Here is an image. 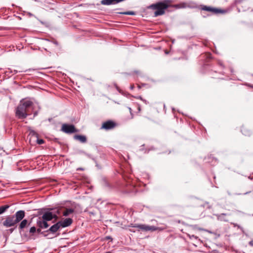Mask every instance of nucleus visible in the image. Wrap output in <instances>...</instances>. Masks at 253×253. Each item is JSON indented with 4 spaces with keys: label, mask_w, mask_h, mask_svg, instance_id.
<instances>
[{
    "label": "nucleus",
    "mask_w": 253,
    "mask_h": 253,
    "mask_svg": "<svg viewBox=\"0 0 253 253\" xmlns=\"http://www.w3.org/2000/svg\"><path fill=\"white\" fill-rule=\"evenodd\" d=\"M111 253V252H106V253Z\"/></svg>",
    "instance_id": "nucleus-45"
},
{
    "label": "nucleus",
    "mask_w": 253,
    "mask_h": 253,
    "mask_svg": "<svg viewBox=\"0 0 253 253\" xmlns=\"http://www.w3.org/2000/svg\"><path fill=\"white\" fill-rule=\"evenodd\" d=\"M74 138L75 140L80 141L83 143H86L87 141L86 137L84 135L76 134L74 136Z\"/></svg>",
    "instance_id": "nucleus-16"
},
{
    "label": "nucleus",
    "mask_w": 253,
    "mask_h": 253,
    "mask_svg": "<svg viewBox=\"0 0 253 253\" xmlns=\"http://www.w3.org/2000/svg\"><path fill=\"white\" fill-rule=\"evenodd\" d=\"M75 211L73 209H66L65 211L63 212V215L64 216H67L70 214L73 213Z\"/></svg>",
    "instance_id": "nucleus-19"
},
{
    "label": "nucleus",
    "mask_w": 253,
    "mask_h": 253,
    "mask_svg": "<svg viewBox=\"0 0 253 253\" xmlns=\"http://www.w3.org/2000/svg\"><path fill=\"white\" fill-rule=\"evenodd\" d=\"M117 126V124L115 122L109 120L102 123L101 128L105 130H110L115 128Z\"/></svg>",
    "instance_id": "nucleus-6"
},
{
    "label": "nucleus",
    "mask_w": 253,
    "mask_h": 253,
    "mask_svg": "<svg viewBox=\"0 0 253 253\" xmlns=\"http://www.w3.org/2000/svg\"><path fill=\"white\" fill-rule=\"evenodd\" d=\"M107 239H110V237H107Z\"/></svg>",
    "instance_id": "nucleus-44"
},
{
    "label": "nucleus",
    "mask_w": 253,
    "mask_h": 253,
    "mask_svg": "<svg viewBox=\"0 0 253 253\" xmlns=\"http://www.w3.org/2000/svg\"><path fill=\"white\" fill-rule=\"evenodd\" d=\"M137 98L139 99H140L142 101V100H143V99L142 98V97L141 96H139L137 97Z\"/></svg>",
    "instance_id": "nucleus-37"
},
{
    "label": "nucleus",
    "mask_w": 253,
    "mask_h": 253,
    "mask_svg": "<svg viewBox=\"0 0 253 253\" xmlns=\"http://www.w3.org/2000/svg\"><path fill=\"white\" fill-rule=\"evenodd\" d=\"M51 67H43V68H42L41 69H48V68H51Z\"/></svg>",
    "instance_id": "nucleus-38"
},
{
    "label": "nucleus",
    "mask_w": 253,
    "mask_h": 253,
    "mask_svg": "<svg viewBox=\"0 0 253 253\" xmlns=\"http://www.w3.org/2000/svg\"><path fill=\"white\" fill-rule=\"evenodd\" d=\"M44 143V141L42 139H39V137L37 138L36 144H42Z\"/></svg>",
    "instance_id": "nucleus-26"
},
{
    "label": "nucleus",
    "mask_w": 253,
    "mask_h": 253,
    "mask_svg": "<svg viewBox=\"0 0 253 253\" xmlns=\"http://www.w3.org/2000/svg\"><path fill=\"white\" fill-rule=\"evenodd\" d=\"M249 245L252 246H253V241H251L249 242Z\"/></svg>",
    "instance_id": "nucleus-36"
},
{
    "label": "nucleus",
    "mask_w": 253,
    "mask_h": 253,
    "mask_svg": "<svg viewBox=\"0 0 253 253\" xmlns=\"http://www.w3.org/2000/svg\"><path fill=\"white\" fill-rule=\"evenodd\" d=\"M232 224L233 225L234 227H237L238 228H239L241 229L242 228L240 225H239L236 223H232Z\"/></svg>",
    "instance_id": "nucleus-30"
},
{
    "label": "nucleus",
    "mask_w": 253,
    "mask_h": 253,
    "mask_svg": "<svg viewBox=\"0 0 253 253\" xmlns=\"http://www.w3.org/2000/svg\"><path fill=\"white\" fill-rule=\"evenodd\" d=\"M232 224L233 225L234 227H237L238 228H239L241 229L242 228L240 225H239L236 223H232Z\"/></svg>",
    "instance_id": "nucleus-31"
},
{
    "label": "nucleus",
    "mask_w": 253,
    "mask_h": 253,
    "mask_svg": "<svg viewBox=\"0 0 253 253\" xmlns=\"http://www.w3.org/2000/svg\"><path fill=\"white\" fill-rule=\"evenodd\" d=\"M48 221L43 220L40 217L37 220V225L39 227L42 229H46L49 227V224L47 223Z\"/></svg>",
    "instance_id": "nucleus-9"
},
{
    "label": "nucleus",
    "mask_w": 253,
    "mask_h": 253,
    "mask_svg": "<svg viewBox=\"0 0 253 253\" xmlns=\"http://www.w3.org/2000/svg\"><path fill=\"white\" fill-rule=\"evenodd\" d=\"M61 130L66 133H72L78 131V130L75 128L74 125L67 124H64L62 125Z\"/></svg>",
    "instance_id": "nucleus-5"
},
{
    "label": "nucleus",
    "mask_w": 253,
    "mask_h": 253,
    "mask_svg": "<svg viewBox=\"0 0 253 253\" xmlns=\"http://www.w3.org/2000/svg\"><path fill=\"white\" fill-rule=\"evenodd\" d=\"M132 73L133 74L136 75L137 77H143L144 76L143 74L140 71L134 70V71H133Z\"/></svg>",
    "instance_id": "nucleus-23"
},
{
    "label": "nucleus",
    "mask_w": 253,
    "mask_h": 253,
    "mask_svg": "<svg viewBox=\"0 0 253 253\" xmlns=\"http://www.w3.org/2000/svg\"><path fill=\"white\" fill-rule=\"evenodd\" d=\"M54 43L56 45H57L58 44V42L57 41H55L54 42Z\"/></svg>",
    "instance_id": "nucleus-40"
},
{
    "label": "nucleus",
    "mask_w": 253,
    "mask_h": 253,
    "mask_svg": "<svg viewBox=\"0 0 253 253\" xmlns=\"http://www.w3.org/2000/svg\"><path fill=\"white\" fill-rule=\"evenodd\" d=\"M15 114L16 117L20 119H25L28 116L27 110L20 104L17 106Z\"/></svg>",
    "instance_id": "nucleus-4"
},
{
    "label": "nucleus",
    "mask_w": 253,
    "mask_h": 253,
    "mask_svg": "<svg viewBox=\"0 0 253 253\" xmlns=\"http://www.w3.org/2000/svg\"><path fill=\"white\" fill-rule=\"evenodd\" d=\"M61 227L64 228L70 226L73 223V220L72 218H68L65 219L63 221H58Z\"/></svg>",
    "instance_id": "nucleus-12"
},
{
    "label": "nucleus",
    "mask_w": 253,
    "mask_h": 253,
    "mask_svg": "<svg viewBox=\"0 0 253 253\" xmlns=\"http://www.w3.org/2000/svg\"><path fill=\"white\" fill-rule=\"evenodd\" d=\"M42 228L39 227L38 229H36V232L38 233H40L41 232V229Z\"/></svg>",
    "instance_id": "nucleus-33"
},
{
    "label": "nucleus",
    "mask_w": 253,
    "mask_h": 253,
    "mask_svg": "<svg viewBox=\"0 0 253 253\" xmlns=\"http://www.w3.org/2000/svg\"><path fill=\"white\" fill-rule=\"evenodd\" d=\"M38 114V112H34V116L35 117L36 116H37Z\"/></svg>",
    "instance_id": "nucleus-39"
},
{
    "label": "nucleus",
    "mask_w": 253,
    "mask_h": 253,
    "mask_svg": "<svg viewBox=\"0 0 253 253\" xmlns=\"http://www.w3.org/2000/svg\"><path fill=\"white\" fill-rule=\"evenodd\" d=\"M52 219H57L58 218V215H57L56 213H52Z\"/></svg>",
    "instance_id": "nucleus-28"
},
{
    "label": "nucleus",
    "mask_w": 253,
    "mask_h": 253,
    "mask_svg": "<svg viewBox=\"0 0 253 253\" xmlns=\"http://www.w3.org/2000/svg\"><path fill=\"white\" fill-rule=\"evenodd\" d=\"M14 215V218L17 223L21 221L25 216L24 211L20 210L16 212Z\"/></svg>",
    "instance_id": "nucleus-10"
},
{
    "label": "nucleus",
    "mask_w": 253,
    "mask_h": 253,
    "mask_svg": "<svg viewBox=\"0 0 253 253\" xmlns=\"http://www.w3.org/2000/svg\"><path fill=\"white\" fill-rule=\"evenodd\" d=\"M61 227L60 225L59 222H57L56 223L52 225L47 231L46 232H50L52 233H55L56 232L59 228Z\"/></svg>",
    "instance_id": "nucleus-14"
},
{
    "label": "nucleus",
    "mask_w": 253,
    "mask_h": 253,
    "mask_svg": "<svg viewBox=\"0 0 253 253\" xmlns=\"http://www.w3.org/2000/svg\"><path fill=\"white\" fill-rule=\"evenodd\" d=\"M136 107H137V113H140V111H141V107H140V106L139 104H137L136 105Z\"/></svg>",
    "instance_id": "nucleus-29"
},
{
    "label": "nucleus",
    "mask_w": 253,
    "mask_h": 253,
    "mask_svg": "<svg viewBox=\"0 0 253 253\" xmlns=\"http://www.w3.org/2000/svg\"><path fill=\"white\" fill-rule=\"evenodd\" d=\"M119 14H123V15H135V12L134 11H126V12H118Z\"/></svg>",
    "instance_id": "nucleus-22"
},
{
    "label": "nucleus",
    "mask_w": 253,
    "mask_h": 253,
    "mask_svg": "<svg viewBox=\"0 0 253 253\" xmlns=\"http://www.w3.org/2000/svg\"><path fill=\"white\" fill-rule=\"evenodd\" d=\"M175 6L178 8H187V2H183V3H180V4L175 5Z\"/></svg>",
    "instance_id": "nucleus-24"
},
{
    "label": "nucleus",
    "mask_w": 253,
    "mask_h": 253,
    "mask_svg": "<svg viewBox=\"0 0 253 253\" xmlns=\"http://www.w3.org/2000/svg\"><path fill=\"white\" fill-rule=\"evenodd\" d=\"M14 218V215H10L5 217V220L2 222V225L6 228L14 226L17 224Z\"/></svg>",
    "instance_id": "nucleus-3"
},
{
    "label": "nucleus",
    "mask_w": 253,
    "mask_h": 253,
    "mask_svg": "<svg viewBox=\"0 0 253 253\" xmlns=\"http://www.w3.org/2000/svg\"><path fill=\"white\" fill-rule=\"evenodd\" d=\"M128 109H129V111L130 113L131 114V118H133V115L132 112V110L131 108L129 107Z\"/></svg>",
    "instance_id": "nucleus-32"
},
{
    "label": "nucleus",
    "mask_w": 253,
    "mask_h": 253,
    "mask_svg": "<svg viewBox=\"0 0 253 253\" xmlns=\"http://www.w3.org/2000/svg\"><path fill=\"white\" fill-rule=\"evenodd\" d=\"M142 101L144 102L146 104L148 103V102L147 100H146L145 99H143V100H142Z\"/></svg>",
    "instance_id": "nucleus-35"
},
{
    "label": "nucleus",
    "mask_w": 253,
    "mask_h": 253,
    "mask_svg": "<svg viewBox=\"0 0 253 253\" xmlns=\"http://www.w3.org/2000/svg\"><path fill=\"white\" fill-rule=\"evenodd\" d=\"M28 222V220L26 219L22 220L19 225V230L20 231L23 230L27 226Z\"/></svg>",
    "instance_id": "nucleus-17"
},
{
    "label": "nucleus",
    "mask_w": 253,
    "mask_h": 253,
    "mask_svg": "<svg viewBox=\"0 0 253 253\" xmlns=\"http://www.w3.org/2000/svg\"><path fill=\"white\" fill-rule=\"evenodd\" d=\"M55 213H56V214H57V215L59 214H60V211H59V210H56V212H55Z\"/></svg>",
    "instance_id": "nucleus-34"
},
{
    "label": "nucleus",
    "mask_w": 253,
    "mask_h": 253,
    "mask_svg": "<svg viewBox=\"0 0 253 253\" xmlns=\"http://www.w3.org/2000/svg\"><path fill=\"white\" fill-rule=\"evenodd\" d=\"M10 230H11V232H12L13 231V230L12 229H10Z\"/></svg>",
    "instance_id": "nucleus-46"
},
{
    "label": "nucleus",
    "mask_w": 253,
    "mask_h": 253,
    "mask_svg": "<svg viewBox=\"0 0 253 253\" xmlns=\"http://www.w3.org/2000/svg\"><path fill=\"white\" fill-rule=\"evenodd\" d=\"M36 232V228L35 226L31 227L29 230V233L31 235H33Z\"/></svg>",
    "instance_id": "nucleus-25"
},
{
    "label": "nucleus",
    "mask_w": 253,
    "mask_h": 253,
    "mask_svg": "<svg viewBox=\"0 0 253 253\" xmlns=\"http://www.w3.org/2000/svg\"><path fill=\"white\" fill-rule=\"evenodd\" d=\"M131 88L133 89V86H131Z\"/></svg>",
    "instance_id": "nucleus-43"
},
{
    "label": "nucleus",
    "mask_w": 253,
    "mask_h": 253,
    "mask_svg": "<svg viewBox=\"0 0 253 253\" xmlns=\"http://www.w3.org/2000/svg\"><path fill=\"white\" fill-rule=\"evenodd\" d=\"M77 170H84V169L83 168H78L77 169Z\"/></svg>",
    "instance_id": "nucleus-41"
},
{
    "label": "nucleus",
    "mask_w": 253,
    "mask_h": 253,
    "mask_svg": "<svg viewBox=\"0 0 253 253\" xmlns=\"http://www.w3.org/2000/svg\"><path fill=\"white\" fill-rule=\"evenodd\" d=\"M53 210L52 209H49L46 211H45L42 215L41 217H39L40 218L46 220V221H50L52 219V212L50 211L51 210Z\"/></svg>",
    "instance_id": "nucleus-11"
},
{
    "label": "nucleus",
    "mask_w": 253,
    "mask_h": 253,
    "mask_svg": "<svg viewBox=\"0 0 253 253\" xmlns=\"http://www.w3.org/2000/svg\"><path fill=\"white\" fill-rule=\"evenodd\" d=\"M241 131L243 135L246 136H250L252 134V130L247 126H243L241 127Z\"/></svg>",
    "instance_id": "nucleus-13"
},
{
    "label": "nucleus",
    "mask_w": 253,
    "mask_h": 253,
    "mask_svg": "<svg viewBox=\"0 0 253 253\" xmlns=\"http://www.w3.org/2000/svg\"><path fill=\"white\" fill-rule=\"evenodd\" d=\"M171 0H163L155 3L151 4L148 8L156 10L154 13V17L163 15L165 13V10L170 6Z\"/></svg>",
    "instance_id": "nucleus-1"
},
{
    "label": "nucleus",
    "mask_w": 253,
    "mask_h": 253,
    "mask_svg": "<svg viewBox=\"0 0 253 253\" xmlns=\"http://www.w3.org/2000/svg\"><path fill=\"white\" fill-rule=\"evenodd\" d=\"M201 9L203 10L209 11L214 14H223L226 13V11L225 10H223L217 8L212 7L211 6H208L206 5H202Z\"/></svg>",
    "instance_id": "nucleus-7"
},
{
    "label": "nucleus",
    "mask_w": 253,
    "mask_h": 253,
    "mask_svg": "<svg viewBox=\"0 0 253 253\" xmlns=\"http://www.w3.org/2000/svg\"><path fill=\"white\" fill-rule=\"evenodd\" d=\"M228 215L227 213H220L216 215L217 219L220 221H227L228 220L225 218V216Z\"/></svg>",
    "instance_id": "nucleus-18"
},
{
    "label": "nucleus",
    "mask_w": 253,
    "mask_h": 253,
    "mask_svg": "<svg viewBox=\"0 0 253 253\" xmlns=\"http://www.w3.org/2000/svg\"><path fill=\"white\" fill-rule=\"evenodd\" d=\"M39 137V134L36 132L35 130L30 129L29 134L28 136L29 138V143L32 145L36 144V141Z\"/></svg>",
    "instance_id": "nucleus-8"
},
{
    "label": "nucleus",
    "mask_w": 253,
    "mask_h": 253,
    "mask_svg": "<svg viewBox=\"0 0 253 253\" xmlns=\"http://www.w3.org/2000/svg\"><path fill=\"white\" fill-rule=\"evenodd\" d=\"M129 227H135L138 229V231L142 230L143 231H151L152 232L155 231L156 230L159 231H163L166 229H167V226L166 225H164L161 227H156L155 226H150L146 224H130L128 226Z\"/></svg>",
    "instance_id": "nucleus-2"
},
{
    "label": "nucleus",
    "mask_w": 253,
    "mask_h": 253,
    "mask_svg": "<svg viewBox=\"0 0 253 253\" xmlns=\"http://www.w3.org/2000/svg\"><path fill=\"white\" fill-rule=\"evenodd\" d=\"M147 85V84H146L141 83V84H137V87H138V88H139V89H140V88H141L142 87L144 86H145V85Z\"/></svg>",
    "instance_id": "nucleus-27"
},
{
    "label": "nucleus",
    "mask_w": 253,
    "mask_h": 253,
    "mask_svg": "<svg viewBox=\"0 0 253 253\" xmlns=\"http://www.w3.org/2000/svg\"><path fill=\"white\" fill-rule=\"evenodd\" d=\"M208 55L209 57H210L211 56V54H208Z\"/></svg>",
    "instance_id": "nucleus-42"
},
{
    "label": "nucleus",
    "mask_w": 253,
    "mask_h": 253,
    "mask_svg": "<svg viewBox=\"0 0 253 253\" xmlns=\"http://www.w3.org/2000/svg\"><path fill=\"white\" fill-rule=\"evenodd\" d=\"M20 104L27 110L28 108L32 106V105L33 104V103L30 100H25L21 101Z\"/></svg>",
    "instance_id": "nucleus-15"
},
{
    "label": "nucleus",
    "mask_w": 253,
    "mask_h": 253,
    "mask_svg": "<svg viewBox=\"0 0 253 253\" xmlns=\"http://www.w3.org/2000/svg\"><path fill=\"white\" fill-rule=\"evenodd\" d=\"M9 208V206L5 205L0 207V214L3 213Z\"/></svg>",
    "instance_id": "nucleus-20"
},
{
    "label": "nucleus",
    "mask_w": 253,
    "mask_h": 253,
    "mask_svg": "<svg viewBox=\"0 0 253 253\" xmlns=\"http://www.w3.org/2000/svg\"><path fill=\"white\" fill-rule=\"evenodd\" d=\"M187 7L191 8H195L197 7V5H196V3L192 2V1H190L188 2H187Z\"/></svg>",
    "instance_id": "nucleus-21"
}]
</instances>
